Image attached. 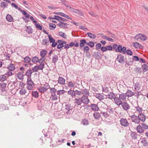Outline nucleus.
Listing matches in <instances>:
<instances>
[{"mask_svg": "<svg viewBox=\"0 0 148 148\" xmlns=\"http://www.w3.org/2000/svg\"><path fill=\"white\" fill-rule=\"evenodd\" d=\"M59 102H54V103H52V107H54V109L56 111H60L62 109V106L63 104L61 102L59 103Z\"/></svg>", "mask_w": 148, "mask_h": 148, "instance_id": "1", "label": "nucleus"}, {"mask_svg": "<svg viewBox=\"0 0 148 148\" xmlns=\"http://www.w3.org/2000/svg\"><path fill=\"white\" fill-rule=\"evenodd\" d=\"M120 122L121 125L124 127H127L130 125V123L125 119L121 118L120 120Z\"/></svg>", "mask_w": 148, "mask_h": 148, "instance_id": "2", "label": "nucleus"}, {"mask_svg": "<svg viewBox=\"0 0 148 148\" xmlns=\"http://www.w3.org/2000/svg\"><path fill=\"white\" fill-rule=\"evenodd\" d=\"M126 47H122L121 45H118V49L116 52H119L122 53L123 54H125L126 53Z\"/></svg>", "mask_w": 148, "mask_h": 148, "instance_id": "3", "label": "nucleus"}, {"mask_svg": "<svg viewBox=\"0 0 148 148\" xmlns=\"http://www.w3.org/2000/svg\"><path fill=\"white\" fill-rule=\"evenodd\" d=\"M130 118L132 122L137 124L140 123L138 116H137L135 114H133L130 116Z\"/></svg>", "mask_w": 148, "mask_h": 148, "instance_id": "4", "label": "nucleus"}, {"mask_svg": "<svg viewBox=\"0 0 148 148\" xmlns=\"http://www.w3.org/2000/svg\"><path fill=\"white\" fill-rule=\"evenodd\" d=\"M69 9H70L71 11L80 16H83L84 15V14L82 13V12L79 9H75L71 7H69Z\"/></svg>", "mask_w": 148, "mask_h": 148, "instance_id": "5", "label": "nucleus"}, {"mask_svg": "<svg viewBox=\"0 0 148 148\" xmlns=\"http://www.w3.org/2000/svg\"><path fill=\"white\" fill-rule=\"evenodd\" d=\"M108 98L112 100L114 99L115 102L118 101V97H116L114 94L112 92H110L108 95Z\"/></svg>", "mask_w": 148, "mask_h": 148, "instance_id": "6", "label": "nucleus"}, {"mask_svg": "<svg viewBox=\"0 0 148 148\" xmlns=\"http://www.w3.org/2000/svg\"><path fill=\"white\" fill-rule=\"evenodd\" d=\"M126 95H125L124 93H122L121 94H119V97H118V100L117 102H122V101H126Z\"/></svg>", "mask_w": 148, "mask_h": 148, "instance_id": "7", "label": "nucleus"}, {"mask_svg": "<svg viewBox=\"0 0 148 148\" xmlns=\"http://www.w3.org/2000/svg\"><path fill=\"white\" fill-rule=\"evenodd\" d=\"M116 60L119 63L121 64H123L125 62L124 60V56L122 54H120L118 55Z\"/></svg>", "mask_w": 148, "mask_h": 148, "instance_id": "8", "label": "nucleus"}, {"mask_svg": "<svg viewBox=\"0 0 148 148\" xmlns=\"http://www.w3.org/2000/svg\"><path fill=\"white\" fill-rule=\"evenodd\" d=\"M65 106V109L67 110L66 113L67 114H68L69 113H71L70 112V111L72 109L73 106L69 103H68L67 104H66Z\"/></svg>", "mask_w": 148, "mask_h": 148, "instance_id": "9", "label": "nucleus"}, {"mask_svg": "<svg viewBox=\"0 0 148 148\" xmlns=\"http://www.w3.org/2000/svg\"><path fill=\"white\" fill-rule=\"evenodd\" d=\"M138 117L139 121H141L142 122L145 121L146 120V116L142 113H140L138 114Z\"/></svg>", "mask_w": 148, "mask_h": 148, "instance_id": "10", "label": "nucleus"}, {"mask_svg": "<svg viewBox=\"0 0 148 148\" xmlns=\"http://www.w3.org/2000/svg\"><path fill=\"white\" fill-rule=\"evenodd\" d=\"M54 113V116L57 118H60L63 115L62 113L60 111H56Z\"/></svg>", "mask_w": 148, "mask_h": 148, "instance_id": "11", "label": "nucleus"}, {"mask_svg": "<svg viewBox=\"0 0 148 148\" xmlns=\"http://www.w3.org/2000/svg\"><path fill=\"white\" fill-rule=\"evenodd\" d=\"M60 28L63 27L65 28H68L67 26L69 25V24L67 23H64L63 22H60L57 24Z\"/></svg>", "mask_w": 148, "mask_h": 148, "instance_id": "12", "label": "nucleus"}, {"mask_svg": "<svg viewBox=\"0 0 148 148\" xmlns=\"http://www.w3.org/2000/svg\"><path fill=\"white\" fill-rule=\"evenodd\" d=\"M137 132L140 134L144 132V130L140 125H138L136 128Z\"/></svg>", "mask_w": 148, "mask_h": 148, "instance_id": "13", "label": "nucleus"}, {"mask_svg": "<svg viewBox=\"0 0 148 148\" xmlns=\"http://www.w3.org/2000/svg\"><path fill=\"white\" fill-rule=\"evenodd\" d=\"M141 142L144 146L147 147L148 146V143L146 138H142L141 140Z\"/></svg>", "mask_w": 148, "mask_h": 148, "instance_id": "14", "label": "nucleus"}, {"mask_svg": "<svg viewBox=\"0 0 148 148\" xmlns=\"http://www.w3.org/2000/svg\"><path fill=\"white\" fill-rule=\"evenodd\" d=\"M122 106L123 108L125 110H128L130 108L129 105L127 103V102H123L122 103Z\"/></svg>", "mask_w": 148, "mask_h": 148, "instance_id": "15", "label": "nucleus"}, {"mask_svg": "<svg viewBox=\"0 0 148 148\" xmlns=\"http://www.w3.org/2000/svg\"><path fill=\"white\" fill-rule=\"evenodd\" d=\"M95 96L100 101L104 99V96L101 95V94L96 93L95 95Z\"/></svg>", "mask_w": 148, "mask_h": 148, "instance_id": "16", "label": "nucleus"}, {"mask_svg": "<svg viewBox=\"0 0 148 148\" xmlns=\"http://www.w3.org/2000/svg\"><path fill=\"white\" fill-rule=\"evenodd\" d=\"M58 82V83L61 84H64L65 83V80L62 77H59Z\"/></svg>", "mask_w": 148, "mask_h": 148, "instance_id": "17", "label": "nucleus"}, {"mask_svg": "<svg viewBox=\"0 0 148 148\" xmlns=\"http://www.w3.org/2000/svg\"><path fill=\"white\" fill-rule=\"evenodd\" d=\"M80 42L79 46L80 49H81L84 47V44L86 43V40L84 39H82L80 40Z\"/></svg>", "mask_w": 148, "mask_h": 148, "instance_id": "18", "label": "nucleus"}, {"mask_svg": "<svg viewBox=\"0 0 148 148\" xmlns=\"http://www.w3.org/2000/svg\"><path fill=\"white\" fill-rule=\"evenodd\" d=\"M33 72L32 70L31 69H28L25 73V75L28 78H31V75Z\"/></svg>", "mask_w": 148, "mask_h": 148, "instance_id": "19", "label": "nucleus"}, {"mask_svg": "<svg viewBox=\"0 0 148 148\" xmlns=\"http://www.w3.org/2000/svg\"><path fill=\"white\" fill-rule=\"evenodd\" d=\"M139 60V57L138 56H134L133 57L132 59H131L130 58V62H133L134 61H138Z\"/></svg>", "mask_w": 148, "mask_h": 148, "instance_id": "20", "label": "nucleus"}, {"mask_svg": "<svg viewBox=\"0 0 148 148\" xmlns=\"http://www.w3.org/2000/svg\"><path fill=\"white\" fill-rule=\"evenodd\" d=\"M82 94L84 95L85 96H88L89 95V92L88 90L87 89H84L82 90Z\"/></svg>", "mask_w": 148, "mask_h": 148, "instance_id": "21", "label": "nucleus"}, {"mask_svg": "<svg viewBox=\"0 0 148 148\" xmlns=\"http://www.w3.org/2000/svg\"><path fill=\"white\" fill-rule=\"evenodd\" d=\"M6 19L8 21L10 22L12 21L13 20V18L11 15L9 14L6 15Z\"/></svg>", "mask_w": 148, "mask_h": 148, "instance_id": "22", "label": "nucleus"}, {"mask_svg": "<svg viewBox=\"0 0 148 148\" xmlns=\"http://www.w3.org/2000/svg\"><path fill=\"white\" fill-rule=\"evenodd\" d=\"M130 135L133 139H136L137 138L138 134L136 132H132L130 133Z\"/></svg>", "mask_w": 148, "mask_h": 148, "instance_id": "23", "label": "nucleus"}, {"mask_svg": "<svg viewBox=\"0 0 148 148\" xmlns=\"http://www.w3.org/2000/svg\"><path fill=\"white\" fill-rule=\"evenodd\" d=\"M24 75L21 72H19L17 74V77L20 80H23L24 79Z\"/></svg>", "mask_w": 148, "mask_h": 148, "instance_id": "24", "label": "nucleus"}, {"mask_svg": "<svg viewBox=\"0 0 148 148\" xmlns=\"http://www.w3.org/2000/svg\"><path fill=\"white\" fill-rule=\"evenodd\" d=\"M49 44V41L47 38L44 39L42 40V45H44L48 46Z\"/></svg>", "mask_w": 148, "mask_h": 148, "instance_id": "25", "label": "nucleus"}, {"mask_svg": "<svg viewBox=\"0 0 148 148\" xmlns=\"http://www.w3.org/2000/svg\"><path fill=\"white\" fill-rule=\"evenodd\" d=\"M27 83L28 85L31 86H32L34 84V83L32 80L31 77L28 78L27 79Z\"/></svg>", "mask_w": 148, "mask_h": 148, "instance_id": "26", "label": "nucleus"}, {"mask_svg": "<svg viewBox=\"0 0 148 148\" xmlns=\"http://www.w3.org/2000/svg\"><path fill=\"white\" fill-rule=\"evenodd\" d=\"M94 118L96 119H99L101 115L98 112H96L93 114Z\"/></svg>", "mask_w": 148, "mask_h": 148, "instance_id": "27", "label": "nucleus"}, {"mask_svg": "<svg viewBox=\"0 0 148 148\" xmlns=\"http://www.w3.org/2000/svg\"><path fill=\"white\" fill-rule=\"evenodd\" d=\"M89 100L88 99V96H84L81 98V102H89Z\"/></svg>", "mask_w": 148, "mask_h": 148, "instance_id": "28", "label": "nucleus"}, {"mask_svg": "<svg viewBox=\"0 0 148 148\" xmlns=\"http://www.w3.org/2000/svg\"><path fill=\"white\" fill-rule=\"evenodd\" d=\"M91 107L92 110L94 111H97L98 110L99 108L95 104H92Z\"/></svg>", "mask_w": 148, "mask_h": 148, "instance_id": "29", "label": "nucleus"}, {"mask_svg": "<svg viewBox=\"0 0 148 148\" xmlns=\"http://www.w3.org/2000/svg\"><path fill=\"white\" fill-rule=\"evenodd\" d=\"M47 51L45 50H42L40 52V55L42 58H44L46 55Z\"/></svg>", "mask_w": 148, "mask_h": 148, "instance_id": "30", "label": "nucleus"}, {"mask_svg": "<svg viewBox=\"0 0 148 148\" xmlns=\"http://www.w3.org/2000/svg\"><path fill=\"white\" fill-rule=\"evenodd\" d=\"M127 96L130 97L134 95V93L132 92L131 90H128L125 93Z\"/></svg>", "mask_w": 148, "mask_h": 148, "instance_id": "31", "label": "nucleus"}, {"mask_svg": "<svg viewBox=\"0 0 148 148\" xmlns=\"http://www.w3.org/2000/svg\"><path fill=\"white\" fill-rule=\"evenodd\" d=\"M57 20L60 22H66L68 21L67 20L60 16H59V17L58 18H57Z\"/></svg>", "mask_w": 148, "mask_h": 148, "instance_id": "32", "label": "nucleus"}, {"mask_svg": "<svg viewBox=\"0 0 148 148\" xmlns=\"http://www.w3.org/2000/svg\"><path fill=\"white\" fill-rule=\"evenodd\" d=\"M58 60V57L56 55H54L52 58V61L53 63H54L55 64L56 62Z\"/></svg>", "mask_w": 148, "mask_h": 148, "instance_id": "33", "label": "nucleus"}, {"mask_svg": "<svg viewBox=\"0 0 148 148\" xmlns=\"http://www.w3.org/2000/svg\"><path fill=\"white\" fill-rule=\"evenodd\" d=\"M143 71L144 72H145L148 70V66L146 64H143L142 66Z\"/></svg>", "mask_w": 148, "mask_h": 148, "instance_id": "34", "label": "nucleus"}, {"mask_svg": "<svg viewBox=\"0 0 148 148\" xmlns=\"http://www.w3.org/2000/svg\"><path fill=\"white\" fill-rule=\"evenodd\" d=\"M101 53L99 52H94V55L95 58L96 59H99L100 58V56L101 55Z\"/></svg>", "mask_w": 148, "mask_h": 148, "instance_id": "35", "label": "nucleus"}, {"mask_svg": "<svg viewBox=\"0 0 148 148\" xmlns=\"http://www.w3.org/2000/svg\"><path fill=\"white\" fill-rule=\"evenodd\" d=\"M7 68L10 71H12L15 69V67L13 64H10V66H8Z\"/></svg>", "mask_w": 148, "mask_h": 148, "instance_id": "36", "label": "nucleus"}, {"mask_svg": "<svg viewBox=\"0 0 148 148\" xmlns=\"http://www.w3.org/2000/svg\"><path fill=\"white\" fill-rule=\"evenodd\" d=\"M39 61V58L38 57L34 56L32 59V62L34 63L38 62Z\"/></svg>", "mask_w": 148, "mask_h": 148, "instance_id": "37", "label": "nucleus"}, {"mask_svg": "<svg viewBox=\"0 0 148 148\" xmlns=\"http://www.w3.org/2000/svg\"><path fill=\"white\" fill-rule=\"evenodd\" d=\"M58 34L59 36L64 38H67V36L66 34L62 32H59L58 33Z\"/></svg>", "mask_w": 148, "mask_h": 148, "instance_id": "38", "label": "nucleus"}, {"mask_svg": "<svg viewBox=\"0 0 148 148\" xmlns=\"http://www.w3.org/2000/svg\"><path fill=\"white\" fill-rule=\"evenodd\" d=\"M49 29L51 30H54L56 27V25L53 23H50L49 25Z\"/></svg>", "mask_w": 148, "mask_h": 148, "instance_id": "39", "label": "nucleus"}, {"mask_svg": "<svg viewBox=\"0 0 148 148\" xmlns=\"http://www.w3.org/2000/svg\"><path fill=\"white\" fill-rule=\"evenodd\" d=\"M87 34L90 38H95L96 37V35L93 34L90 32L87 33Z\"/></svg>", "mask_w": 148, "mask_h": 148, "instance_id": "40", "label": "nucleus"}, {"mask_svg": "<svg viewBox=\"0 0 148 148\" xmlns=\"http://www.w3.org/2000/svg\"><path fill=\"white\" fill-rule=\"evenodd\" d=\"M68 94L70 95L71 96L73 97L75 95V92L73 90H70L68 91Z\"/></svg>", "mask_w": 148, "mask_h": 148, "instance_id": "41", "label": "nucleus"}, {"mask_svg": "<svg viewBox=\"0 0 148 148\" xmlns=\"http://www.w3.org/2000/svg\"><path fill=\"white\" fill-rule=\"evenodd\" d=\"M50 92L51 93V95L56 94V92L57 90L54 88H50Z\"/></svg>", "mask_w": 148, "mask_h": 148, "instance_id": "42", "label": "nucleus"}, {"mask_svg": "<svg viewBox=\"0 0 148 148\" xmlns=\"http://www.w3.org/2000/svg\"><path fill=\"white\" fill-rule=\"evenodd\" d=\"M24 62L25 63L29 62L31 60V59L28 56H26L24 58Z\"/></svg>", "mask_w": 148, "mask_h": 148, "instance_id": "43", "label": "nucleus"}, {"mask_svg": "<svg viewBox=\"0 0 148 148\" xmlns=\"http://www.w3.org/2000/svg\"><path fill=\"white\" fill-rule=\"evenodd\" d=\"M26 32L28 34L32 33L33 32V29L30 26L27 27V29L26 30Z\"/></svg>", "mask_w": 148, "mask_h": 148, "instance_id": "44", "label": "nucleus"}, {"mask_svg": "<svg viewBox=\"0 0 148 148\" xmlns=\"http://www.w3.org/2000/svg\"><path fill=\"white\" fill-rule=\"evenodd\" d=\"M32 95L33 97L36 98L39 96L38 92L37 91H33L32 92Z\"/></svg>", "mask_w": 148, "mask_h": 148, "instance_id": "45", "label": "nucleus"}, {"mask_svg": "<svg viewBox=\"0 0 148 148\" xmlns=\"http://www.w3.org/2000/svg\"><path fill=\"white\" fill-rule=\"evenodd\" d=\"M5 75H0V81H1L3 82L6 80L7 78Z\"/></svg>", "mask_w": 148, "mask_h": 148, "instance_id": "46", "label": "nucleus"}, {"mask_svg": "<svg viewBox=\"0 0 148 148\" xmlns=\"http://www.w3.org/2000/svg\"><path fill=\"white\" fill-rule=\"evenodd\" d=\"M48 37L49 41L51 43L55 41V40L52 37V36L51 35H49Z\"/></svg>", "mask_w": 148, "mask_h": 148, "instance_id": "47", "label": "nucleus"}, {"mask_svg": "<svg viewBox=\"0 0 148 148\" xmlns=\"http://www.w3.org/2000/svg\"><path fill=\"white\" fill-rule=\"evenodd\" d=\"M107 32L108 33V34H107V35H111L110 37L111 38L114 39L116 38L115 35L114 34H112L110 31L107 30Z\"/></svg>", "mask_w": 148, "mask_h": 148, "instance_id": "48", "label": "nucleus"}, {"mask_svg": "<svg viewBox=\"0 0 148 148\" xmlns=\"http://www.w3.org/2000/svg\"><path fill=\"white\" fill-rule=\"evenodd\" d=\"M66 91L63 90H58L57 92V94L60 96V95L64 94Z\"/></svg>", "mask_w": 148, "mask_h": 148, "instance_id": "49", "label": "nucleus"}, {"mask_svg": "<svg viewBox=\"0 0 148 148\" xmlns=\"http://www.w3.org/2000/svg\"><path fill=\"white\" fill-rule=\"evenodd\" d=\"M0 4V6L1 7H4V8L5 7L7 8L8 6V4L4 2H1Z\"/></svg>", "mask_w": 148, "mask_h": 148, "instance_id": "50", "label": "nucleus"}, {"mask_svg": "<svg viewBox=\"0 0 148 148\" xmlns=\"http://www.w3.org/2000/svg\"><path fill=\"white\" fill-rule=\"evenodd\" d=\"M35 27L36 28L40 30H42V26H41L39 23H35Z\"/></svg>", "mask_w": 148, "mask_h": 148, "instance_id": "51", "label": "nucleus"}, {"mask_svg": "<svg viewBox=\"0 0 148 148\" xmlns=\"http://www.w3.org/2000/svg\"><path fill=\"white\" fill-rule=\"evenodd\" d=\"M101 114H102L105 118H107L110 115V114H108L106 112H101Z\"/></svg>", "mask_w": 148, "mask_h": 148, "instance_id": "52", "label": "nucleus"}, {"mask_svg": "<svg viewBox=\"0 0 148 148\" xmlns=\"http://www.w3.org/2000/svg\"><path fill=\"white\" fill-rule=\"evenodd\" d=\"M38 90L41 93H44L46 91L43 87L40 86L38 88Z\"/></svg>", "mask_w": 148, "mask_h": 148, "instance_id": "53", "label": "nucleus"}, {"mask_svg": "<svg viewBox=\"0 0 148 148\" xmlns=\"http://www.w3.org/2000/svg\"><path fill=\"white\" fill-rule=\"evenodd\" d=\"M75 85V84L73 83L72 81H71L68 83V86L69 87H74Z\"/></svg>", "mask_w": 148, "mask_h": 148, "instance_id": "54", "label": "nucleus"}, {"mask_svg": "<svg viewBox=\"0 0 148 148\" xmlns=\"http://www.w3.org/2000/svg\"><path fill=\"white\" fill-rule=\"evenodd\" d=\"M103 38H105L107 40L111 41V42H113L114 41V40L112 38H110L107 36H104L103 37Z\"/></svg>", "mask_w": 148, "mask_h": 148, "instance_id": "55", "label": "nucleus"}, {"mask_svg": "<svg viewBox=\"0 0 148 148\" xmlns=\"http://www.w3.org/2000/svg\"><path fill=\"white\" fill-rule=\"evenodd\" d=\"M136 111L139 113H142L143 110L142 108L138 106L136 108Z\"/></svg>", "mask_w": 148, "mask_h": 148, "instance_id": "56", "label": "nucleus"}, {"mask_svg": "<svg viewBox=\"0 0 148 148\" xmlns=\"http://www.w3.org/2000/svg\"><path fill=\"white\" fill-rule=\"evenodd\" d=\"M60 15L68 19L71 20V18L69 16L62 12L60 13Z\"/></svg>", "mask_w": 148, "mask_h": 148, "instance_id": "57", "label": "nucleus"}, {"mask_svg": "<svg viewBox=\"0 0 148 148\" xmlns=\"http://www.w3.org/2000/svg\"><path fill=\"white\" fill-rule=\"evenodd\" d=\"M118 45L116 44H114L113 45L112 47V48L113 49V50H114L116 52H117L118 49Z\"/></svg>", "mask_w": 148, "mask_h": 148, "instance_id": "58", "label": "nucleus"}, {"mask_svg": "<svg viewBox=\"0 0 148 148\" xmlns=\"http://www.w3.org/2000/svg\"><path fill=\"white\" fill-rule=\"evenodd\" d=\"M6 107L3 104H1L0 105V111H2L5 110Z\"/></svg>", "mask_w": 148, "mask_h": 148, "instance_id": "59", "label": "nucleus"}, {"mask_svg": "<svg viewBox=\"0 0 148 148\" xmlns=\"http://www.w3.org/2000/svg\"><path fill=\"white\" fill-rule=\"evenodd\" d=\"M141 125L143 128L146 130L148 129V125L145 123H141Z\"/></svg>", "mask_w": 148, "mask_h": 148, "instance_id": "60", "label": "nucleus"}, {"mask_svg": "<svg viewBox=\"0 0 148 148\" xmlns=\"http://www.w3.org/2000/svg\"><path fill=\"white\" fill-rule=\"evenodd\" d=\"M43 87L45 88L46 91L47 90L49 89H50V86L48 84H45Z\"/></svg>", "mask_w": 148, "mask_h": 148, "instance_id": "61", "label": "nucleus"}, {"mask_svg": "<svg viewBox=\"0 0 148 148\" xmlns=\"http://www.w3.org/2000/svg\"><path fill=\"white\" fill-rule=\"evenodd\" d=\"M82 123L84 125H87L88 124V122L87 120L84 119L82 121Z\"/></svg>", "mask_w": 148, "mask_h": 148, "instance_id": "62", "label": "nucleus"}, {"mask_svg": "<svg viewBox=\"0 0 148 148\" xmlns=\"http://www.w3.org/2000/svg\"><path fill=\"white\" fill-rule=\"evenodd\" d=\"M126 53L127 54L130 56H132L133 54L132 51H131L130 49H127V50H126Z\"/></svg>", "mask_w": 148, "mask_h": 148, "instance_id": "63", "label": "nucleus"}, {"mask_svg": "<svg viewBox=\"0 0 148 148\" xmlns=\"http://www.w3.org/2000/svg\"><path fill=\"white\" fill-rule=\"evenodd\" d=\"M38 70H39L38 66H36L32 68V71H33L34 72H37L38 71Z\"/></svg>", "mask_w": 148, "mask_h": 148, "instance_id": "64", "label": "nucleus"}]
</instances>
